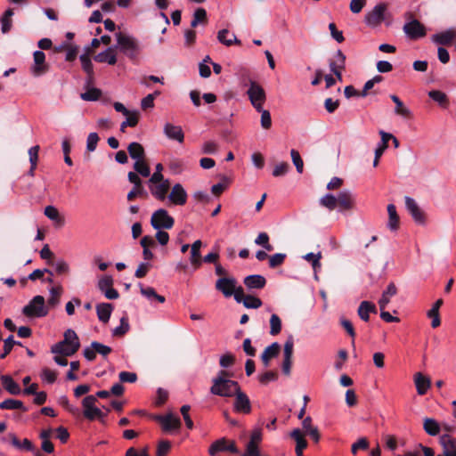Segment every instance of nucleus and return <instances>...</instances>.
<instances>
[{
	"label": "nucleus",
	"mask_w": 456,
	"mask_h": 456,
	"mask_svg": "<svg viewBox=\"0 0 456 456\" xmlns=\"http://www.w3.org/2000/svg\"><path fill=\"white\" fill-rule=\"evenodd\" d=\"M293 348H294L293 338L289 337L284 344L283 359L292 360Z\"/></svg>",
	"instance_id": "nucleus-55"
},
{
	"label": "nucleus",
	"mask_w": 456,
	"mask_h": 456,
	"mask_svg": "<svg viewBox=\"0 0 456 456\" xmlns=\"http://www.w3.org/2000/svg\"><path fill=\"white\" fill-rule=\"evenodd\" d=\"M302 428L304 432L307 434L315 443H318L320 440V434L317 427L313 425V421L311 417H306L303 419Z\"/></svg>",
	"instance_id": "nucleus-28"
},
{
	"label": "nucleus",
	"mask_w": 456,
	"mask_h": 456,
	"mask_svg": "<svg viewBox=\"0 0 456 456\" xmlns=\"http://www.w3.org/2000/svg\"><path fill=\"white\" fill-rule=\"evenodd\" d=\"M440 444L443 452L446 456H456V439L449 435H443L440 437Z\"/></svg>",
	"instance_id": "nucleus-21"
},
{
	"label": "nucleus",
	"mask_w": 456,
	"mask_h": 456,
	"mask_svg": "<svg viewBox=\"0 0 456 456\" xmlns=\"http://www.w3.org/2000/svg\"><path fill=\"white\" fill-rule=\"evenodd\" d=\"M456 37L455 31L452 28L433 35L432 41L439 45H449Z\"/></svg>",
	"instance_id": "nucleus-30"
},
{
	"label": "nucleus",
	"mask_w": 456,
	"mask_h": 456,
	"mask_svg": "<svg viewBox=\"0 0 456 456\" xmlns=\"http://www.w3.org/2000/svg\"><path fill=\"white\" fill-rule=\"evenodd\" d=\"M22 314L30 318L45 317L48 314V308L43 296H35L28 305L22 308Z\"/></svg>",
	"instance_id": "nucleus-3"
},
{
	"label": "nucleus",
	"mask_w": 456,
	"mask_h": 456,
	"mask_svg": "<svg viewBox=\"0 0 456 456\" xmlns=\"http://www.w3.org/2000/svg\"><path fill=\"white\" fill-rule=\"evenodd\" d=\"M0 409L2 410H21L27 411L28 409L24 406L23 403L16 399H6L0 403Z\"/></svg>",
	"instance_id": "nucleus-40"
},
{
	"label": "nucleus",
	"mask_w": 456,
	"mask_h": 456,
	"mask_svg": "<svg viewBox=\"0 0 456 456\" xmlns=\"http://www.w3.org/2000/svg\"><path fill=\"white\" fill-rule=\"evenodd\" d=\"M234 300L237 303H242L246 308L257 309L262 305V300L256 297L244 295L243 289L240 286L237 289L236 294L234 295Z\"/></svg>",
	"instance_id": "nucleus-14"
},
{
	"label": "nucleus",
	"mask_w": 456,
	"mask_h": 456,
	"mask_svg": "<svg viewBox=\"0 0 456 456\" xmlns=\"http://www.w3.org/2000/svg\"><path fill=\"white\" fill-rule=\"evenodd\" d=\"M245 286L249 289H260L266 284V280L260 274H251L244 278Z\"/></svg>",
	"instance_id": "nucleus-22"
},
{
	"label": "nucleus",
	"mask_w": 456,
	"mask_h": 456,
	"mask_svg": "<svg viewBox=\"0 0 456 456\" xmlns=\"http://www.w3.org/2000/svg\"><path fill=\"white\" fill-rule=\"evenodd\" d=\"M217 40L224 45L225 46H231L233 44L235 45H241V41L237 38V37L231 33L228 29L224 28L218 31L217 33Z\"/></svg>",
	"instance_id": "nucleus-25"
},
{
	"label": "nucleus",
	"mask_w": 456,
	"mask_h": 456,
	"mask_svg": "<svg viewBox=\"0 0 456 456\" xmlns=\"http://www.w3.org/2000/svg\"><path fill=\"white\" fill-rule=\"evenodd\" d=\"M217 151V144L214 141H208L202 144L201 152L203 154H214Z\"/></svg>",
	"instance_id": "nucleus-63"
},
{
	"label": "nucleus",
	"mask_w": 456,
	"mask_h": 456,
	"mask_svg": "<svg viewBox=\"0 0 456 456\" xmlns=\"http://www.w3.org/2000/svg\"><path fill=\"white\" fill-rule=\"evenodd\" d=\"M237 281L232 277L220 278L216 282V289L220 291L225 297H230L236 294L238 287Z\"/></svg>",
	"instance_id": "nucleus-13"
},
{
	"label": "nucleus",
	"mask_w": 456,
	"mask_h": 456,
	"mask_svg": "<svg viewBox=\"0 0 456 456\" xmlns=\"http://www.w3.org/2000/svg\"><path fill=\"white\" fill-rule=\"evenodd\" d=\"M92 346L95 349L96 354H99L103 357L107 356L112 351L111 347L109 346L103 345L97 341H93Z\"/></svg>",
	"instance_id": "nucleus-56"
},
{
	"label": "nucleus",
	"mask_w": 456,
	"mask_h": 456,
	"mask_svg": "<svg viewBox=\"0 0 456 456\" xmlns=\"http://www.w3.org/2000/svg\"><path fill=\"white\" fill-rule=\"evenodd\" d=\"M320 204L331 211L335 209L338 205V196L336 197L331 193H327L320 199Z\"/></svg>",
	"instance_id": "nucleus-43"
},
{
	"label": "nucleus",
	"mask_w": 456,
	"mask_h": 456,
	"mask_svg": "<svg viewBox=\"0 0 456 456\" xmlns=\"http://www.w3.org/2000/svg\"><path fill=\"white\" fill-rule=\"evenodd\" d=\"M303 258L308 262H311L312 264V266L314 268V271H316L318 268H321V263H320V259L322 258V253L321 252H318V253H307L306 255H305L303 256Z\"/></svg>",
	"instance_id": "nucleus-51"
},
{
	"label": "nucleus",
	"mask_w": 456,
	"mask_h": 456,
	"mask_svg": "<svg viewBox=\"0 0 456 456\" xmlns=\"http://www.w3.org/2000/svg\"><path fill=\"white\" fill-rule=\"evenodd\" d=\"M62 344H68L72 346V348L69 350V354H75L80 347L79 338L77 333L71 329H68L64 332L63 340L54 344L51 347V352H61L60 347H61ZM67 353L69 354V352Z\"/></svg>",
	"instance_id": "nucleus-8"
},
{
	"label": "nucleus",
	"mask_w": 456,
	"mask_h": 456,
	"mask_svg": "<svg viewBox=\"0 0 456 456\" xmlns=\"http://www.w3.org/2000/svg\"><path fill=\"white\" fill-rule=\"evenodd\" d=\"M97 288L108 299H117L119 297L118 290L113 288V279L110 275L100 278Z\"/></svg>",
	"instance_id": "nucleus-12"
},
{
	"label": "nucleus",
	"mask_w": 456,
	"mask_h": 456,
	"mask_svg": "<svg viewBox=\"0 0 456 456\" xmlns=\"http://www.w3.org/2000/svg\"><path fill=\"white\" fill-rule=\"evenodd\" d=\"M388 222L387 227L391 231H396L399 226V216L396 212V208L394 204L387 205Z\"/></svg>",
	"instance_id": "nucleus-37"
},
{
	"label": "nucleus",
	"mask_w": 456,
	"mask_h": 456,
	"mask_svg": "<svg viewBox=\"0 0 456 456\" xmlns=\"http://www.w3.org/2000/svg\"><path fill=\"white\" fill-rule=\"evenodd\" d=\"M397 293V289L395 283L390 282L387 289L383 291L381 297L379 300L380 310H384L390 302V298Z\"/></svg>",
	"instance_id": "nucleus-27"
},
{
	"label": "nucleus",
	"mask_w": 456,
	"mask_h": 456,
	"mask_svg": "<svg viewBox=\"0 0 456 456\" xmlns=\"http://www.w3.org/2000/svg\"><path fill=\"white\" fill-rule=\"evenodd\" d=\"M116 49L115 46L108 47L105 51L99 53L94 56V61L100 63H108L114 65L117 63L116 54L113 53Z\"/></svg>",
	"instance_id": "nucleus-24"
},
{
	"label": "nucleus",
	"mask_w": 456,
	"mask_h": 456,
	"mask_svg": "<svg viewBox=\"0 0 456 456\" xmlns=\"http://www.w3.org/2000/svg\"><path fill=\"white\" fill-rule=\"evenodd\" d=\"M281 330V318L275 314H273L270 318V334L272 336H275L279 334Z\"/></svg>",
	"instance_id": "nucleus-46"
},
{
	"label": "nucleus",
	"mask_w": 456,
	"mask_h": 456,
	"mask_svg": "<svg viewBox=\"0 0 456 456\" xmlns=\"http://www.w3.org/2000/svg\"><path fill=\"white\" fill-rule=\"evenodd\" d=\"M44 214L47 218L54 222L56 225L63 226L65 224V218L59 213L54 206L50 205L45 207Z\"/></svg>",
	"instance_id": "nucleus-32"
},
{
	"label": "nucleus",
	"mask_w": 456,
	"mask_h": 456,
	"mask_svg": "<svg viewBox=\"0 0 456 456\" xmlns=\"http://www.w3.org/2000/svg\"><path fill=\"white\" fill-rule=\"evenodd\" d=\"M286 257L285 254L282 253H276L270 256L269 258V265L271 268H275L279 265H281Z\"/></svg>",
	"instance_id": "nucleus-61"
},
{
	"label": "nucleus",
	"mask_w": 456,
	"mask_h": 456,
	"mask_svg": "<svg viewBox=\"0 0 456 456\" xmlns=\"http://www.w3.org/2000/svg\"><path fill=\"white\" fill-rule=\"evenodd\" d=\"M290 437L296 442V454L297 456H304L303 450L306 448L307 442L305 439L304 433L299 428H295L290 433Z\"/></svg>",
	"instance_id": "nucleus-23"
},
{
	"label": "nucleus",
	"mask_w": 456,
	"mask_h": 456,
	"mask_svg": "<svg viewBox=\"0 0 456 456\" xmlns=\"http://www.w3.org/2000/svg\"><path fill=\"white\" fill-rule=\"evenodd\" d=\"M168 200L172 204L177 206H183L187 201V192L180 183L173 186L171 192L168 195Z\"/></svg>",
	"instance_id": "nucleus-17"
},
{
	"label": "nucleus",
	"mask_w": 456,
	"mask_h": 456,
	"mask_svg": "<svg viewBox=\"0 0 456 456\" xmlns=\"http://www.w3.org/2000/svg\"><path fill=\"white\" fill-rule=\"evenodd\" d=\"M41 378L44 381H45L49 384H53L56 380V373L50 369L45 368L42 370Z\"/></svg>",
	"instance_id": "nucleus-64"
},
{
	"label": "nucleus",
	"mask_w": 456,
	"mask_h": 456,
	"mask_svg": "<svg viewBox=\"0 0 456 456\" xmlns=\"http://www.w3.org/2000/svg\"><path fill=\"white\" fill-rule=\"evenodd\" d=\"M134 168L136 173L140 174L143 177H148L151 175L150 167L145 162V159L141 161H134Z\"/></svg>",
	"instance_id": "nucleus-50"
},
{
	"label": "nucleus",
	"mask_w": 456,
	"mask_h": 456,
	"mask_svg": "<svg viewBox=\"0 0 456 456\" xmlns=\"http://www.w3.org/2000/svg\"><path fill=\"white\" fill-rule=\"evenodd\" d=\"M387 4L379 3L365 14L364 21L368 27L376 28L386 20Z\"/></svg>",
	"instance_id": "nucleus-5"
},
{
	"label": "nucleus",
	"mask_w": 456,
	"mask_h": 456,
	"mask_svg": "<svg viewBox=\"0 0 456 456\" xmlns=\"http://www.w3.org/2000/svg\"><path fill=\"white\" fill-rule=\"evenodd\" d=\"M258 112L261 113V120H260L261 126L264 129H269L272 126V118H271L270 111L267 110H265L263 107L262 110L258 111Z\"/></svg>",
	"instance_id": "nucleus-54"
},
{
	"label": "nucleus",
	"mask_w": 456,
	"mask_h": 456,
	"mask_svg": "<svg viewBox=\"0 0 456 456\" xmlns=\"http://www.w3.org/2000/svg\"><path fill=\"white\" fill-rule=\"evenodd\" d=\"M51 297L48 299V305L51 306H55L59 304L60 299L59 297L61 295V289L59 288H51L49 289Z\"/></svg>",
	"instance_id": "nucleus-60"
},
{
	"label": "nucleus",
	"mask_w": 456,
	"mask_h": 456,
	"mask_svg": "<svg viewBox=\"0 0 456 456\" xmlns=\"http://www.w3.org/2000/svg\"><path fill=\"white\" fill-rule=\"evenodd\" d=\"M127 151L129 156L134 159V161H141L145 159L144 149L139 142H131L127 147Z\"/></svg>",
	"instance_id": "nucleus-35"
},
{
	"label": "nucleus",
	"mask_w": 456,
	"mask_h": 456,
	"mask_svg": "<svg viewBox=\"0 0 456 456\" xmlns=\"http://www.w3.org/2000/svg\"><path fill=\"white\" fill-rule=\"evenodd\" d=\"M162 426L166 432L179 429L181 427V420L178 417L174 416L172 413L167 415H159L155 418Z\"/></svg>",
	"instance_id": "nucleus-16"
},
{
	"label": "nucleus",
	"mask_w": 456,
	"mask_h": 456,
	"mask_svg": "<svg viewBox=\"0 0 456 456\" xmlns=\"http://www.w3.org/2000/svg\"><path fill=\"white\" fill-rule=\"evenodd\" d=\"M162 170H163L162 164L161 163H158L156 165V171L152 174V175L149 179V183H160L162 181H165L164 180V176H163V175L161 173Z\"/></svg>",
	"instance_id": "nucleus-57"
},
{
	"label": "nucleus",
	"mask_w": 456,
	"mask_h": 456,
	"mask_svg": "<svg viewBox=\"0 0 456 456\" xmlns=\"http://www.w3.org/2000/svg\"><path fill=\"white\" fill-rule=\"evenodd\" d=\"M151 188V194L159 200H164L169 189V181L165 180Z\"/></svg>",
	"instance_id": "nucleus-36"
},
{
	"label": "nucleus",
	"mask_w": 456,
	"mask_h": 456,
	"mask_svg": "<svg viewBox=\"0 0 456 456\" xmlns=\"http://www.w3.org/2000/svg\"><path fill=\"white\" fill-rule=\"evenodd\" d=\"M96 402L97 399L94 395H87L82 400L83 414L86 419L89 420L102 419L106 416L100 408L95 406Z\"/></svg>",
	"instance_id": "nucleus-6"
},
{
	"label": "nucleus",
	"mask_w": 456,
	"mask_h": 456,
	"mask_svg": "<svg viewBox=\"0 0 456 456\" xmlns=\"http://www.w3.org/2000/svg\"><path fill=\"white\" fill-rule=\"evenodd\" d=\"M115 37L117 40L116 49L118 48L122 53L131 60L137 58L141 47L139 42L133 36L118 32L115 34Z\"/></svg>",
	"instance_id": "nucleus-2"
},
{
	"label": "nucleus",
	"mask_w": 456,
	"mask_h": 456,
	"mask_svg": "<svg viewBox=\"0 0 456 456\" xmlns=\"http://www.w3.org/2000/svg\"><path fill=\"white\" fill-rule=\"evenodd\" d=\"M0 380L2 382L4 389L9 392L11 395H20L21 393V389L18 383H16L13 379L9 375H1Z\"/></svg>",
	"instance_id": "nucleus-26"
},
{
	"label": "nucleus",
	"mask_w": 456,
	"mask_h": 456,
	"mask_svg": "<svg viewBox=\"0 0 456 456\" xmlns=\"http://www.w3.org/2000/svg\"><path fill=\"white\" fill-rule=\"evenodd\" d=\"M338 205L340 210H350L354 205V197L350 191L344 190L338 194Z\"/></svg>",
	"instance_id": "nucleus-20"
},
{
	"label": "nucleus",
	"mask_w": 456,
	"mask_h": 456,
	"mask_svg": "<svg viewBox=\"0 0 456 456\" xmlns=\"http://www.w3.org/2000/svg\"><path fill=\"white\" fill-rule=\"evenodd\" d=\"M136 196H142V197H146L147 196V191L142 187V185H140L138 187L137 186H134V188L127 193V200H132Z\"/></svg>",
	"instance_id": "nucleus-62"
},
{
	"label": "nucleus",
	"mask_w": 456,
	"mask_h": 456,
	"mask_svg": "<svg viewBox=\"0 0 456 456\" xmlns=\"http://www.w3.org/2000/svg\"><path fill=\"white\" fill-rule=\"evenodd\" d=\"M414 383L416 386L417 392L419 395H423L427 393L430 387L431 381L428 377H425L420 372L414 375Z\"/></svg>",
	"instance_id": "nucleus-29"
},
{
	"label": "nucleus",
	"mask_w": 456,
	"mask_h": 456,
	"mask_svg": "<svg viewBox=\"0 0 456 456\" xmlns=\"http://www.w3.org/2000/svg\"><path fill=\"white\" fill-rule=\"evenodd\" d=\"M95 308L98 319L104 323L108 322L113 311L112 305L110 303H101L96 305Z\"/></svg>",
	"instance_id": "nucleus-33"
},
{
	"label": "nucleus",
	"mask_w": 456,
	"mask_h": 456,
	"mask_svg": "<svg viewBox=\"0 0 456 456\" xmlns=\"http://www.w3.org/2000/svg\"><path fill=\"white\" fill-rule=\"evenodd\" d=\"M232 376V374L227 370L218 371L217 375L212 379L210 393L222 397H232L240 386L237 381L231 379Z\"/></svg>",
	"instance_id": "nucleus-1"
},
{
	"label": "nucleus",
	"mask_w": 456,
	"mask_h": 456,
	"mask_svg": "<svg viewBox=\"0 0 456 456\" xmlns=\"http://www.w3.org/2000/svg\"><path fill=\"white\" fill-rule=\"evenodd\" d=\"M391 100L395 104V113L400 115L404 118H409L411 116V111L409 108L404 106L403 102L399 99L395 94L390 95Z\"/></svg>",
	"instance_id": "nucleus-38"
},
{
	"label": "nucleus",
	"mask_w": 456,
	"mask_h": 456,
	"mask_svg": "<svg viewBox=\"0 0 456 456\" xmlns=\"http://www.w3.org/2000/svg\"><path fill=\"white\" fill-rule=\"evenodd\" d=\"M280 349V344L278 342H273L264 350V352L261 354V360L265 367L269 365L271 358H273L278 355Z\"/></svg>",
	"instance_id": "nucleus-31"
},
{
	"label": "nucleus",
	"mask_w": 456,
	"mask_h": 456,
	"mask_svg": "<svg viewBox=\"0 0 456 456\" xmlns=\"http://www.w3.org/2000/svg\"><path fill=\"white\" fill-rule=\"evenodd\" d=\"M290 156L292 159V162H293L294 166L296 167L297 171L299 174L303 173L304 162H303V159H301L298 151L296 150H291Z\"/></svg>",
	"instance_id": "nucleus-53"
},
{
	"label": "nucleus",
	"mask_w": 456,
	"mask_h": 456,
	"mask_svg": "<svg viewBox=\"0 0 456 456\" xmlns=\"http://www.w3.org/2000/svg\"><path fill=\"white\" fill-rule=\"evenodd\" d=\"M163 133L170 140H175L178 142H183L184 140V134L180 126L166 123L163 128Z\"/></svg>",
	"instance_id": "nucleus-19"
},
{
	"label": "nucleus",
	"mask_w": 456,
	"mask_h": 456,
	"mask_svg": "<svg viewBox=\"0 0 456 456\" xmlns=\"http://www.w3.org/2000/svg\"><path fill=\"white\" fill-rule=\"evenodd\" d=\"M207 19V12L203 8L197 9L193 13L192 20L191 21V27L195 28L200 22H204Z\"/></svg>",
	"instance_id": "nucleus-49"
},
{
	"label": "nucleus",
	"mask_w": 456,
	"mask_h": 456,
	"mask_svg": "<svg viewBox=\"0 0 456 456\" xmlns=\"http://www.w3.org/2000/svg\"><path fill=\"white\" fill-rule=\"evenodd\" d=\"M428 96L442 107H446L448 103V97L442 91L431 90L428 92Z\"/></svg>",
	"instance_id": "nucleus-44"
},
{
	"label": "nucleus",
	"mask_w": 456,
	"mask_h": 456,
	"mask_svg": "<svg viewBox=\"0 0 456 456\" xmlns=\"http://www.w3.org/2000/svg\"><path fill=\"white\" fill-rule=\"evenodd\" d=\"M89 52H90V48L86 47V53L81 54L79 59L81 61L82 69L88 76L91 77L94 73V66H93L92 61L89 57Z\"/></svg>",
	"instance_id": "nucleus-41"
},
{
	"label": "nucleus",
	"mask_w": 456,
	"mask_h": 456,
	"mask_svg": "<svg viewBox=\"0 0 456 456\" xmlns=\"http://www.w3.org/2000/svg\"><path fill=\"white\" fill-rule=\"evenodd\" d=\"M233 395V411L240 414H249L252 411L251 402L245 392L240 388Z\"/></svg>",
	"instance_id": "nucleus-9"
},
{
	"label": "nucleus",
	"mask_w": 456,
	"mask_h": 456,
	"mask_svg": "<svg viewBox=\"0 0 456 456\" xmlns=\"http://www.w3.org/2000/svg\"><path fill=\"white\" fill-rule=\"evenodd\" d=\"M405 207L413 220L419 224H425V216L414 199L406 196L404 198Z\"/></svg>",
	"instance_id": "nucleus-15"
},
{
	"label": "nucleus",
	"mask_w": 456,
	"mask_h": 456,
	"mask_svg": "<svg viewBox=\"0 0 456 456\" xmlns=\"http://www.w3.org/2000/svg\"><path fill=\"white\" fill-rule=\"evenodd\" d=\"M255 243L262 246L266 251H272L273 246L269 243V236L266 232H260L255 240Z\"/></svg>",
	"instance_id": "nucleus-48"
},
{
	"label": "nucleus",
	"mask_w": 456,
	"mask_h": 456,
	"mask_svg": "<svg viewBox=\"0 0 456 456\" xmlns=\"http://www.w3.org/2000/svg\"><path fill=\"white\" fill-rule=\"evenodd\" d=\"M224 451H228L235 454L239 453V450L235 444L232 443L227 445L225 438L215 441L208 449V452L211 456H215L217 452Z\"/></svg>",
	"instance_id": "nucleus-18"
},
{
	"label": "nucleus",
	"mask_w": 456,
	"mask_h": 456,
	"mask_svg": "<svg viewBox=\"0 0 456 456\" xmlns=\"http://www.w3.org/2000/svg\"><path fill=\"white\" fill-rule=\"evenodd\" d=\"M15 344V340L12 335H10L4 341V352L0 354V359H4L12 349V346Z\"/></svg>",
	"instance_id": "nucleus-59"
},
{
	"label": "nucleus",
	"mask_w": 456,
	"mask_h": 456,
	"mask_svg": "<svg viewBox=\"0 0 456 456\" xmlns=\"http://www.w3.org/2000/svg\"><path fill=\"white\" fill-rule=\"evenodd\" d=\"M99 142V136L96 133H90L86 139V149L88 151H94L97 143Z\"/></svg>",
	"instance_id": "nucleus-58"
},
{
	"label": "nucleus",
	"mask_w": 456,
	"mask_h": 456,
	"mask_svg": "<svg viewBox=\"0 0 456 456\" xmlns=\"http://www.w3.org/2000/svg\"><path fill=\"white\" fill-rule=\"evenodd\" d=\"M138 123V113L136 111L132 112L128 116H126V119L123 121L120 125V130L125 132L126 126L134 127Z\"/></svg>",
	"instance_id": "nucleus-52"
},
{
	"label": "nucleus",
	"mask_w": 456,
	"mask_h": 456,
	"mask_svg": "<svg viewBox=\"0 0 456 456\" xmlns=\"http://www.w3.org/2000/svg\"><path fill=\"white\" fill-rule=\"evenodd\" d=\"M403 29L406 37L411 40L421 38L427 33L425 26L416 19L407 21Z\"/></svg>",
	"instance_id": "nucleus-10"
},
{
	"label": "nucleus",
	"mask_w": 456,
	"mask_h": 456,
	"mask_svg": "<svg viewBox=\"0 0 456 456\" xmlns=\"http://www.w3.org/2000/svg\"><path fill=\"white\" fill-rule=\"evenodd\" d=\"M423 428L427 434L433 436L438 435L440 432V427L437 421L430 418H427L424 420Z\"/></svg>",
	"instance_id": "nucleus-42"
},
{
	"label": "nucleus",
	"mask_w": 456,
	"mask_h": 456,
	"mask_svg": "<svg viewBox=\"0 0 456 456\" xmlns=\"http://www.w3.org/2000/svg\"><path fill=\"white\" fill-rule=\"evenodd\" d=\"M102 95V92L98 88H90L86 92L82 93L80 97L86 102L97 101Z\"/></svg>",
	"instance_id": "nucleus-47"
},
{
	"label": "nucleus",
	"mask_w": 456,
	"mask_h": 456,
	"mask_svg": "<svg viewBox=\"0 0 456 456\" xmlns=\"http://www.w3.org/2000/svg\"><path fill=\"white\" fill-rule=\"evenodd\" d=\"M13 11L12 9H7L4 13L0 18V24H1V31L4 34L8 33L12 27V17L13 16Z\"/></svg>",
	"instance_id": "nucleus-39"
},
{
	"label": "nucleus",
	"mask_w": 456,
	"mask_h": 456,
	"mask_svg": "<svg viewBox=\"0 0 456 456\" xmlns=\"http://www.w3.org/2000/svg\"><path fill=\"white\" fill-rule=\"evenodd\" d=\"M174 224V218L163 208L156 210L151 218V224L155 230L171 229Z\"/></svg>",
	"instance_id": "nucleus-7"
},
{
	"label": "nucleus",
	"mask_w": 456,
	"mask_h": 456,
	"mask_svg": "<svg viewBox=\"0 0 456 456\" xmlns=\"http://www.w3.org/2000/svg\"><path fill=\"white\" fill-rule=\"evenodd\" d=\"M33 65L30 67L31 74L36 77H41L49 69V65L45 62V54L42 51H35L33 53Z\"/></svg>",
	"instance_id": "nucleus-11"
},
{
	"label": "nucleus",
	"mask_w": 456,
	"mask_h": 456,
	"mask_svg": "<svg viewBox=\"0 0 456 456\" xmlns=\"http://www.w3.org/2000/svg\"><path fill=\"white\" fill-rule=\"evenodd\" d=\"M202 246V242L200 240H195L191 246V257L190 262L195 268H199L201 265V256H200V248Z\"/></svg>",
	"instance_id": "nucleus-34"
},
{
	"label": "nucleus",
	"mask_w": 456,
	"mask_h": 456,
	"mask_svg": "<svg viewBox=\"0 0 456 456\" xmlns=\"http://www.w3.org/2000/svg\"><path fill=\"white\" fill-rule=\"evenodd\" d=\"M247 95L254 109L256 111H261L266 101V94L263 86L254 80H249Z\"/></svg>",
	"instance_id": "nucleus-4"
},
{
	"label": "nucleus",
	"mask_w": 456,
	"mask_h": 456,
	"mask_svg": "<svg viewBox=\"0 0 456 456\" xmlns=\"http://www.w3.org/2000/svg\"><path fill=\"white\" fill-rule=\"evenodd\" d=\"M129 322L126 316L120 319V325L112 330V336L121 337L129 330Z\"/></svg>",
	"instance_id": "nucleus-45"
}]
</instances>
